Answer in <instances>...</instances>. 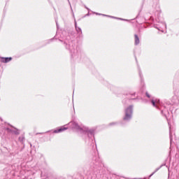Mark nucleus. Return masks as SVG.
<instances>
[{"mask_svg":"<svg viewBox=\"0 0 179 179\" xmlns=\"http://www.w3.org/2000/svg\"><path fill=\"white\" fill-rule=\"evenodd\" d=\"M70 124H72L73 129H76L77 132H79L80 134H84L85 135H92L94 132L93 129H89L87 127L79 125V124L75 122H71Z\"/></svg>","mask_w":179,"mask_h":179,"instance_id":"1","label":"nucleus"},{"mask_svg":"<svg viewBox=\"0 0 179 179\" xmlns=\"http://www.w3.org/2000/svg\"><path fill=\"white\" fill-rule=\"evenodd\" d=\"M134 113V106L130 105L127 108H126L124 110V117L123 120L124 121H129L131 118H132V114Z\"/></svg>","mask_w":179,"mask_h":179,"instance_id":"2","label":"nucleus"},{"mask_svg":"<svg viewBox=\"0 0 179 179\" xmlns=\"http://www.w3.org/2000/svg\"><path fill=\"white\" fill-rule=\"evenodd\" d=\"M12 61V57H0V62L3 64H8V62H10Z\"/></svg>","mask_w":179,"mask_h":179,"instance_id":"3","label":"nucleus"},{"mask_svg":"<svg viewBox=\"0 0 179 179\" xmlns=\"http://www.w3.org/2000/svg\"><path fill=\"white\" fill-rule=\"evenodd\" d=\"M95 15H99L101 16H106V17H111L112 19H119L120 20H122V19H121V18L115 17L111 16V15H107L100 14V13H95Z\"/></svg>","mask_w":179,"mask_h":179,"instance_id":"4","label":"nucleus"},{"mask_svg":"<svg viewBox=\"0 0 179 179\" xmlns=\"http://www.w3.org/2000/svg\"><path fill=\"white\" fill-rule=\"evenodd\" d=\"M151 103L154 107H156L157 108V104H159V103H160V100H159V99H156L155 101L152 100Z\"/></svg>","mask_w":179,"mask_h":179,"instance_id":"5","label":"nucleus"},{"mask_svg":"<svg viewBox=\"0 0 179 179\" xmlns=\"http://www.w3.org/2000/svg\"><path fill=\"white\" fill-rule=\"evenodd\" d=\"M135 45H138L139 44V37H138V35H135Z\"/></svg>","mask_w":179,"mask_h":179,"instance_id":"6","label":"nucleus"},{"mask_svg":"<svg viewBox=\"0 0 179 179\" xmlns=\"http://www.w3.org/2000/svg\"><path fill=\"white\" fill-rule=\"evenodd\" d=\"M59 129H60V132H64V131H66V129H68V127H60Z\"/></svg>","mask_w":179,"mask_h":179,"instance_id":"7","label":"nucleus"},{"mask_svg":"<svg viewBox=\"0 0 179 179\" xmlns=\"http://www.w3.org/2000/svg\"><path fill=\"white\" fill-rule=\"evenodd\" d=\"M61 133L60 129H57L53 131V134H59Z\"/></svg>","mask_w":179,"mask_h":179,"instance_id":"8","label":"nucleus"},{"mask_svg":"<svg viewBox=\"0 0 179 179\" xmlns=\"http://www.w3.org/2000/svg\"><path fill=\"white\" fill-rule=\"evenodd\" d=\"M14 133L15 134V135H19V134H20L19 130L15 131Z\"/></svg>","mask_w":179,"mask_h":179,"instance_id":"9","label":"nucleus"},{"mask_svg":"<svg viewBox=\"0 0 179 179\" xmlns=\"http://www.w3.org/2000/svg\"><path fill=\"white\" fill-rule=\"evenodd\" d=\"M145 95L147 96V97H148V99H150V94H149V93L146 92Z\"/></svg>","mask_w":179,"mask_h":179,"instance_id":"10","label":"nucleus"},{"mask_svg":"<svg viewBox=\"0 0 179 179\" xmlns=\"http://www.w3.org/2000/svg\"><path fill=\"white\" fill-rule=\"evenodd\" d=\"M164 26H165V29H167V25L166 24V22H163Z\"/></svg>","mask_w":179,"mask_h":179,"instance_id":"11","label":"nucleus"},{"mask_svg":"<svg viewBox=\"0 0 179 179\" xmlns=\"http://www.w3.org/2000/svg\"><path fill=\"white\" fill-rule=\"evenodd\" d=\"M77 31L79 30L80 31H82V30L80 28H76Z\"/></svg>","mask_w":179,"mask_h":179,"instance_id":"12","label":"nucleus"},{"mask_svg":"<svg viewBox=\"0 0 179 179\" xmlns=\"http://www.w3.org/2000/svg\"><path fill=\"white\" fill-rule=\"evenodd\" d=\"M77 31L79 30L80 31H82V30L80 28H76Z\"/></svg>","mask_w":179,"mask_h":179,"instance_id":"13","label":"nucleus"},{"mask_svg":"<svg viewBox=\"0 0 179 179\" xmlns=\"http://www.w3.org/2000/svg\"><path fill=\"white\" fill-rule=\"evenodd\" d=\"M77 31L79 30L80 31H82V30L80 28H76Z\"/></svg>","mask_w":179,"mask_h":179,"instance_id":"14","label":"nucleus"},{"mask_svg":"<svg viewBox=\"0 0 179 179\" xmlns=\"http://www.w3.org/2000/svg\"><path fill=\"white\" fill-rule=\"evenodd\" d=\"M20 141L22 142L23 141V138H20Z\"/></svg>","mask_w":179,"mask_h":179,"instance_id":"15","label":"nucleus"}]
</instances>
